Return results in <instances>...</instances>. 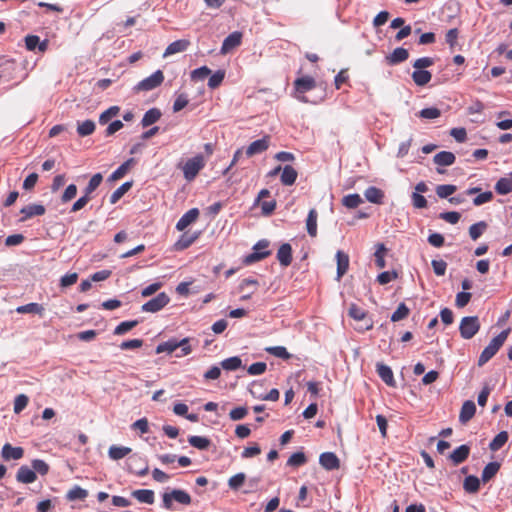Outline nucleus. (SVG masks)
<instances>
[{"label":"nucleus","mask_w":512,"mask_h":512,"mask_svg":"<svg viewBox=\"0 0 512 512\" xmlns=\"http://www.w3.org/2000/svg\"><path fill=\"white\" fill-rule=\"evenodd\" d=\"M455 160V155L449 151H441L433 157L434 163L438 166H451Z\"/></svg>","instance_id":"a878e982"},{"label":"nucleus","mask_w":512,"mask_h":512,"mask_svg":"<svg viewBox=\"0 0 512 512\" xmlns=\"http://www.w3.org/2000/svg\"><path fill=\"white\" fill-rule=\"evenodd\" d=\"M409 311V308L404 303L399 304L397 309L391 315V321L398 322L405 319L409 315Z\"/></svg>","instance_id":"6e6d98bb"},{"label":"nucleus","mask_w":512,"mask_h":512,"mask_svg":"<svg viewBox=\"0 0 512 512\" xmlns=\"http://www.w3.org/2000/svg\"><path fill=\"white\" fill-rule=\"evenodd\" d=\"M133 162V159H128L126 162L121 164L109 177L110 181H116L125 176V174L128 172L129 167L131 163Z\"/></svg>","instance_id":"c03bdc74"},{"label":"nucleus","mask_w":512,"mask_h":512,"mask_svg":"<svg viewBox=\"0 0 512 512\" xmlns=\"http://www.w3.org/2000/svg\"><path fill=\"white\" fill-rule=\"evenodd\" d=\"M45 211V207L41 204H29L20 210V213L24 215L21 221H25L34 216H41Z\"/></svg>","instance_id":"6ab92c4d"},{"label":"nucleus","mask_w":512,"mask_h":512,"mask_svg":"<svg viewBox=\"0 0 512 512\" xmlns=\"http://www.w3.org/2000/svg\"><path fill=\"white\" fill-rule=\"evenodd\" d=\"M211 74V70L207 66H202L191 72V79L195 81L204 80Z\"/></svg>","instance_id":"052dcab7"},{"label":"nucleus","mask_w":512,"mask_h":512,"mask_svg":"<svg viewBox=\"0 0 512 512\" xmlns=\"http://www.w3.org/2000/svg\"><path fill=\"white\" fill-rule=\"evenodd\" d=\"M199 216V210L197 208H192L188 210L182 217L178 220L176 224V229L178 231L185 230L190 224L195 222Z\"/></svg>","instance_id":"9d476101"},{"label":"nucleus","mask_w":512,"mask_h":512,"mask_svg":"<svg viewBox=\"0 0 512 512\" xmlns=\"http://www.w3.org/2000/svg\"><path fill=\"white\" fill-rule=\"evenodd\" d=\"M317 217V211L315 209H311L306 219V229L311 237H316L317 235Z\"/></svg>","instance_id":"7c9ffc66"},{"label":"nucleus","mask_w":512,"mask_h":512,"mask_svg":"<svg viewBox=\"0 0 512 512\" xmlns=\"http://www.w3.org/2000/svg\"><path fill=\"white\" fill-rule=\"evenodd\" d=\"M142 459L140 457H136V456H132L131 458H129V461H128V469L130 472H133L135 474H137L138 476H145L147 475L148 471H149V468H148V465H145L143 468H141V470H135L134 469V466L137 464L138 461H141Z\"/></svg>","instance_id":"5fc2aeb1"},{"label":"nucleus","mask_w":512,"mask_h":512,"mask_svg":"<svg viewBox=\"0 0 512 512\" xmlns=\"http://www.w3.org/2000/svg\"><path fill=\"white\" fill-rule=\"evenodd\" d=\"M463 488L467 493H477L480 488V480L474 475L467 476L463 482Z\"/></svg>","instance_id":"473e14b6"},{"label":"nucleus","mask_w":512,"mask_h":512,"mask_svg":"<svg viewBox=\"0 0 512 512\" xmlns=\"http://www.w3.org/2000/svg\"><path fill=\"white\" fill-rule=\"evenodd\" d=\"M376 370L379 377L385 384H387L390 387H395L396 383L394 380L393 371L389 366L383 363H377Z\"/></svg>","instance_id":"ddd939ff"},{"label":"nucleus","mask_w":512,"mask_h":512,"mask_svg":"<svg viewBox=\"0 0 512 512\" xmlns=\"http://www.w3.org/2000/svg\"><path fill=\"white\" fill-rule=\"evenodd\" d=\"M103 180V176L101 173H96L94 174L89 183L87 184V186L85 187L84 189V194L87 195V196H90V194L92 192H94L98 187L99 185L101 184Z\"/></svg>","instance_id":"49530a36"},{"label":"nucleus","mask_w":512,"mask_h":512,"mask_svg":"<svg viewBox=\"0 0 512 512\" xmlns=\"http://www.w3.org/2000/svg\"><path fill=\"white\" fill-rule=\"evenodd\" d=\"M245 480V473H237L228 479V486L231 490L237 491L245 483Z\"/></svg>","instance_id":"09e8293b"},{"label":"nucleus","mask_w":512,"mask_h":512,"mask_svg":"<svg viewBox=\"0 0 512 512\" xmlns=\"http://www.w3.org/2000/svg\"><path fill=\"white\" fill-rule=\"evenodd\" d=\"M397 276L398 275L395 271H384L378 275L377 281L379 282V284L385 285L395 280Z\"/></svg>","instance_id":"774afa93"},{"label":"nucleus","mask_w":512,"mask_h":512,"mask_svg":"<svg viewBox=\"0 0 512 512\" xmlns=\"http://www.w3.org/2000/svg\"><path fill=\"white\" fill-rule=\"evenodd\" d=\"M164 81V74L161 70L155 71L149 77L140 81L134 88L135 91H150L160 86Z\"/></svg>","instance_id":"39448f33"},{"label":"nucleus","mask_w":512,"mask_h":512,"mask_svg":"<svg viewBox=\"0 0 512 512\" xmlns=\"http://www.w3.org/2000/svg\"><path fill=\"white\" fill-rule=\"evenodd\" d=\"M456 186L452 184H443L436 187V194L439 198H448L456 191Z\"/></svg>","instance_id":"864d4df0"},{"label":"nucleus","mask_w":512,"mask_h":512,"mask_svg":"<svg viewBox=\"0 0 512 512\" xmlns=\"http://www.w3.org/2000/svg\"><path fill=\"white\" fill-rule=\"evenodd\" d=\"M204 166L205 159L202 155H196L188 159L183 166L184 178L187 181H192Z\"/></svg>","instance_id":"20e7f679"},{"label":"nucleus","mask_w":512,"mask_h":512,"mask_svg":"<svg viewBox=\"0 0 512 512\" xmlns=\"http://www.w3.org/2000/svg\"><path fill=\"white\" fill-rule=\"evenodd\" d=\"M409 57V52L407 49L398 47L394 49V51L386 56V61L389 65H396L406 61Z\"/></svg>","instance_id":"f3484780"},{"label":"nucleus","mask_w":512,"mask_h":512,"mask_svg":"<svg viewBox=\"0 0 512 512\" xmlns=\"http://www.w3.org/2000/svg\"><path fill=\"white\" fill-rule=\"evenodd\" d=\"M348 315L357 321H361L366 317V311L356 304H351L348 309Z\"/></svg>","instance_id":"bf43d9fd"},{"label":"nucleus","mask_w":512,"mask_h":512,"mask_svg":"<svg viewBox=\"0 0 512 512\" xmlns=\"http://www.w3.org/2000/svg\"><path fill=\"white\" fill-rule=\"evenodd\" d=\"M487 223L485 221L477 222L470 226L469 235L472 240H477L486 230Z\"/></svg>","instance_id":"de8ad7c7"},{"label":"nucleus","mask_w":512,"mask_h":512,"mask_svg":"<svg viewBox=\"0 0 512 512\" xmlns=\"http://www.w3.org/2000/svg\"><path fill=\"white\" fill-rule=\"evenodd\" d=\"M476 412V405L473 401L467 400L463 403L460 414H459V421L463 424L470 421Z\"/></svg>","instance_id":"4468645a"},{"label":"nucleus","mask_w":512,"mask_h":512,"mask_svg":"<svg viewBox=\"0 0 512 512\" xmlns=\"http://www.w3.org/2000/svg\"><path fill=\"white\" fill-rule=\"evenodd\" d=\"M364 196L371 203L382 204L384 192L377 187L370 186L364 191Z\"/></svg>","instance_id":"b1692460"},{"label":"nucleus","mask_w":512,"mask_h":512,"mask_svg":"<svg viewBox=\"0 0 512 512\" xmlns=\"http://www.w3.org/2000/svg\"><path fill=\"white\" fill-rule=\"evenodd\" d=\"M225 77V72L218 70L214 74H212L208 80V86L211 89L217 88L223 81Z\"/></svg>","instance_id":"680f3d73"},{"label":"nucleus","mask_w":512,"mask_h":512,"mask_svg":"<svg viewBox=\"0 0 512 512\" xmlns=\"http://www.w3.org/2000/svg\"><path fill=\"white\" fill-rule=\"evenodd\" d=\"M31 464L35 473L46 475L49 472V465L41 459H34Z\"/></svg>","instance_id":"e2e57ef3"},{"label":"nucleus","mask_w":512,"mask_h":512,"mask_svg":"<svg viewBox=\"0 0 512 512\" xmlns=\"http://www.w3.org/2000/svg\"><path fill=\"white\" fill-rule=\"evenodd\" d=\"M269 147V137L265 136L262 139L253 141L246 149V155L252 157L266 151Z\"/></svg>","instance_id":"9b49d317"},{"label":"nucleus","mask_w":512,"mask_h":512,"mask_svg":"<svg viewBox=\"0 0 512 512\" xmlns=\"http://www.w3.org/2000/svg\"><path fill=\"white\" fill-rule=\"evenodd\" d=\"M138 320L124 321L114 329L115 335H123L138 325Z\"/></svg>","instance_id":"3c124183"},{"label":"nucleus","mask_w":512,"mask_h":512,"mask_svg":"<svg viewBox=\"0 0 512 512\" xmlns=\"http://www.w3.org/2000/svg\"><path fill=\"white\" fill-rule=\"evenodd\" d=\"M171 496L174 501L183 505H190L192 502L191 496L184 490L174 489L171 491Z\"/></svg>","instance_id":"a18cd8bd"},{"label":"nucleus","mask_w":512,"mask_h":512,"mask_svg":"<svg viewBox=\"0 0 512 512\" xmlns=\"http://www.w3.org/2000/svg\"><path fill=\"white\" fill-rule=\"evenodd\" d=\"M132 497L137 499L141 503L153 504L154 503V492L149 489H138L131 493Z\"/></svg>","instance_id":"cd10ccee"},{"label":"nucleus","mask_w":512,"mask_h":512,"mask_svg":"<svg viewBox=\"0 0 512 512\" xmlns=\"http://www.w3.org/2000/svg\"><path fill=\"white\" fill-rule=\"evenodd\" d=\"M77 195V186L75 184H70L66 187L65 191L61 196L62 203H67L75 198Z\"/></svg>","instance_id":"69168bd1"},{"label":"nucleus","mask_w":512,"mask_h":512,"mask_svg":"<svg viewBox=\"0 0 512 512\" xmlns=\"http://www.w3.org/2000/svg\"><path fill=\"white\" fill-rule=\"evenodd\" d=\"M386 251H387V249H386V247H385V245L383 243H378L376 245V251L374 253V256H375L376 266L379 269H383L385 267V265H386V262H385V259H384Z\"/></svg>","instance_id":"37998d69"},{"label":"nucleus","mask_w":512,"mask_h":512,"mask_svg":"<svg viewBox=\"0 0 512 512\" xmlns=\"http://www.w3.org/2000/svg\"><path fill=\"white\" fill-rule=\"evenodd\" d=\"M178 348L181 349L180 353L176 354V357H183L191 353V347L189 345V338H183L182 340L177 339H169L166 342L160 343L156 347V353H168L171 354L175 352Z\"/></svg>","instance_id":"f03ea898"},{"label":"nucleus","mask_w":512,"mask_h":512,"mask_svg":"<svg viewBox=\"0 0 512 512\" xmlns=\"http://www.w3.org/2000/svg\"><path fill=\"white\" fill-rule=\"evenodd\" d=\"M297 176V171L291 165H286L282 169L280 177L281 183L286 186L293 185L297 179Z\"/></svg>","instance_id":"393cba45"},{"label":"nucleus","mask_w":512,"mask_h":512,"mask_svg":"<svg viewBox=\"0 0 512 512\" xmlns=\"http://www.w3.org/2000/svg\"><path fill=\"white\" fill-rule=\"evenodd\" d=\"M277 259L280 264L284 267H287L291 264L292 261V248L288 243H284L280 246L277 252Z\"/></svg>","instance_id":"412c9836"},{"label":"nucleus","mask_w":512,"mask_h":512,"mask_svg":"<svg viewBox=\"0 0 512 512\" xmlns=\"http://www.w3.org/2000/svg\"><path fill=\"white\" fill-rule=\"evenodd\" d=\"M131 452V448L125 446H111L108 455L112 460H120Z\"/></svg>","instance_id":"2f4dec72"},{"label":"nucleus","mask_w":512,"mask_h":512,"mask_svg":"<svg viewBox=\"0 0 512 512\" xmlns=\"http://www.w3.org/2000/svg\"><path fill=\"white\" fill-rule=\"evenodd\" d=\"M319 463L328 471L336 470L340 467V460L333 452L322 453L319 457Z\"/></svg>","instance_id":"1a4fd4ad"},{"label":"nucleus","mask_w":512,"mask_h":512,"mask_svg":"<svg viewBox=\"0 0 512 512\" xmlns=\"http://www.w3.org/2000/svg\"><path fill=\"white\" fill-rule=\"evenodd\" d=\"M269 242L267 240H260L254 246V252L246 256L245 263L251 264L266 258L270 251L267 250Z\"/></svg>","instance_id":"0eeeda50"},{"label":"nucleus","mask_w":512,"mask_h":512,"mask_svg":"<svg viewBox=\"0 0 512 512\" xmlns=\"http://www.w3.org/2000/svg\"><path fill=\"white\" fill-rule=\"evenodd\" d=\"M470 447L466 444H463L457 447L449 456L450 460L454 465H459L463 463L469 456Z\"/></svg>","instance_id":"a211bd4d"},{"label":"nucleus","mask_w":512,"mask_h":512,"mask_svg":"<svg viewBox=\"0 0 512 512\" xmlns=\"http://www.w3.org/2000/svg\"><path fill=\"white\" fill-rule=\"evenodd\" d=\"M161 111L158 108L149 109L143 116L141 124L143 127H148L156 123L161 118Z\"/></svg>","instance_id":"c85d7f7f"},{"label":"nucleus","mask_w":512,"mask_h":512,"mask_svg":"<svg viewBox=\"0 0 512 512\" xmlns=\"http://www.w3.org/2000/svg\"><path fill=\"white\" fill-rule=\"evenodd\" d=\"M500 463L499 462H490L488 463L481 474V480L483 483L489 482L499 471L500 469Z\"/></svg>","instance_id":"bb28decb"},{"label":"nucleus","mask_w":512,"mask_h":512,"mask_svg":"<svg viewBox=\"0 0 512 512\" xmlns=\"http://www.w3.org/2000/svg\"><path fill=\"white\" fill-rule=\"evenodd\" d=\"M431 78L432 74L427 70L415 69V71L412 73V79L418 86L426 85L430 82Z\"/></svg>","instance_id":"c756f323"},{"label":"nucleus","mask_w":512,"mask_h":512,"mask_svg":"<svg viewBox=\"0 0 512 512\" xmlns=\"http://www.w3.org/2000/svg\"><path fill=\"white\" fill-rule=\"evenodd\" d=\"M190 45V41L186 39H180L169 44L163 54V57H168L170 55L184 52Z\"/></svg>","instance_id":"aec40b11"},{"label":"nucleus","mask_w":512,"mask_h":512,"mask_svg":"<svg viewBox=\"0 0 512 512\" xmlns=\"http://www.w3.org/2000/svg\"><path fill=\"white\" fill-rule=\"evenodd\" d=\"M508 438H509V436H508V433L506 431L499 432L493 438V440L490 442L489 448L492 451H498L499 449H501L506 444V442L508 441Z\"/></svg>","instance_id":"f704fd0d"},{"label":"nucleus","mask_w":512,"mask_h":512,"mask_svg":"<svg viewBox=\"0 0 512 512\" xmlns=\"http://www.w3.org/2000/svg\"><path fill=\"white\" fill-rule=\"evenodd\" d=\"M95 131V123L92 120H85L82 123H78L77 133L81 137L89 136Z\"/></svg>","instance_id":"79ce46f5"},{"label":"nucleus","mask_w":512,"mask_h":512,"mask_svg":"<svg viewBox=\"0 0 512 512\" xmlns=\"http://www.w3.org/2000/svg\"><path fill=\"white\" fill-rule=\"evenodd\" d=\"M258 286V281L255 279H244L239 285V291L243 293L241 300H247L251 297Z\"/></svg>","instance_id":"dca6fc26"},{"label":"nucleus","mask_w":512,"mask_h":512,"mask_svg":"<svg viewBox=\"0 0 512 512\" xmlns=\"http://www.w3.org/2000/svg\"><path fill=\"white\" fill-rule=\"evenodd\" d=\"M307 459H306V456L303 452H296V453H293L288 461H287V465L289 466H293V467H298V466H302L306 463Z\"/></svg>","instance_id":"4d7b16f0"},{"label":"nucleus","mask_w":512,"mask_h":512,"mask_svg":"<svg viewBox=\"0 0 512 512\" xmlns=\"http://www.w3.org/2000/svg\"><path fill=\"white\" fill-rule=\"evenodd\" d=\"M363 203V199L359 194H349L343 197L342 204L349 208L354 209Z\"/></svg>","instance_id":"a19ab883"},{"label":"nucleus","mask_w":512,"mask_h":512,"mask_svg":"<svg viewBox=\"0 0 512 512\" xmlns=\"http://www.w3.org/2000/svg\"><path fill=\"white\" fill-rule=\"evenodd\" d=\"M265 351L275 357L288 360L291 358V354L287 351L284 346H270L266 347Z\"/></svg>","instance_id":"ea45409f"},{"label":"nucleus","mask_w":512,"mask_h":512,"mask_svg":"<svg viewBox=\"0 0 512 512\" xmlns=\"http://www.w3.org/2000/svg\"><path fill=\"white\" fill-rule=\"evenodd\" d=\"M16 311L20 314L32 313L42 315L44 312V307L38 303H28L26 305L17 307Z\"/></svg>","instance_id":"4c0bfd02"},{"label":"nucleus","mask_w":512,"mask_h":512,"mask_svg":"<svg viewBox=\"0 0 512 512\" xmlns=\"http://www.w3.org/2000/svg\"><path fill=\"white\" fill-rule=\"evenodd\" d=\"M28 401L29 399L25 394L18 395L14 400V412L18 414L23 411L26 408Z\"/></svg>","instance_id":"0e129e2a"},{"label":"nucleus","mask_w":512,"mask_h":512,"mask_svg":"<svg viewBox=\"0 0 512 512\" xmlns=\"http://www.w3.org/2000/svg\"><path fill=\"white\" fill-rule=\"evenodd\" d=\"M188 442L191 446L199 450H206L210 446V440L202 436H190Z\"/></svg>","instance_id":"58836bf2"},{"label":"nucleus","mask_w":512,"mask_h":512,"mask_svg":"<svg viewBox=\"0 0 512 512\" xmlns=\"http://www.w3.org/2000/svg\"><path fill=\"white\" fill-rule=\"evenodd\" d=\"M495 190L500 195L512 192V179L507 177L500 178L495 185Z\"/></svg>","instance_id":"e433bc0d"},{"label":"nucleus","mask_w":512,"mask_h":512,"mask_svg":"<svg viewBox=\"0 0 512 512\" xmlns=\"http://www.w3.org/2000/svg\"><path fill=\"white\" fill-rule=\"evenodd\" d=\"M196 239V236L182 235L181 238L175 243L176 250H184L188 248Z\"/></svg>","instance_id":"338daca9"},{"label":"nucleus","mask_w":512,"mask_h":512,"mask_svg":"<svg viewBox=\"0 0 512 512\" xmlns=\"http://www.w3.org/2000/svg\"><path fill=\"white\" fill-rule=\"evenodd\" d=\"M242 361L239 357L234 356L227 358L221 362V366L223 369L228 371H234L241 367Z\"/></svg>","instance_id":"603ef678"},{"label":"nucleus","mask_w":512,"mask_h":512,"mask_svg":"<svg viewBox=\"0 0 512 512\" xmlns=\"http://www.w3.org/2000/svg\"><path fill=\"white\" fill-rule=\"evenodd\" d=\"M294 84L298 93H305L312 90L316 86L315 80L310 76L298 78Z\"/></svg>","instance_id":"5701e85b"},{"label":"nucleus","mask_w":512,"mask_h":512,"mask_svg":"<svg viewBox=\"0 0 512 512\" xmlns=\"http://www.w3.org/2000/svg\"><path fill=\"white\" fill-rule=\"evenodd\" d=\"M120 111V108L118 106H111L104 112H102L99 116V123L101 125H104L108 123L113 117H115Z\"/></svg>","instance_id":"8fccbe9b"},{"label":"nucleus","mask_w":512,"mask_h":512,"mask_svg":"<svg viewBox=\"0 0 512 512\" xmlns=\"http://www.w3.org/2000/svg\"><path fill=\"white\" fill-rule=\"evenodd\" d=\"M242 41V33L239 31H235L229 34L223 41L221 46V54L225 55L229 53L231 50L235 49L241 44Z\"/></svg>","instance_id":"6e6552de"},{"label":"nucleus","mask_w":512,"mask_h":512,"mask_svg":"<svg viewBox=\"0 0 512 512\" xmlns=\"http://www.w3.org/2000/svg\"><path fill=\"white\" fill-rule=\"evenodd\" d=\"M337 260V280H340L341 277L347 272L349 268V256L342 252L337 251L336 253Z\"/></svg>","instance_id":"4be33fe9"},{"label":"nucleus","mask_w":512,"mask_h":512,"mask_svg":"<svg viewBox=\"0 0 512 512\" xmlns=\"http://www.w3.org/2000/svg\"><path fill=\"white\" fill-rule=\"evenodd\" d=\"M170 301L169 296L165 292L159 293L156 297L144 303L141 307L143 312L156 313L163 309Z\"/></svg>","instance_id":"423d86ee"},{"label":"nucleus","mask_w":512,"mask_h":512,"mask_svg":"<svg viewBox=\"0 0 512 512\" xmlns=\"http://www.w3.org/2000/svg\"><path fill=\"white\" fill-rule=\"evenodd\" d=\"M509 333L510 328L505 329L490 341V343L484 348V350L479 356V366H482L485 363H487L498 352V350L505 343Z\"/></svg>","instance_id":"f257e3e1"},{"label":"nucleus","mask_w":512,"mask_h":512,"mask_svg":"<svg viewBox=\"0 0 512 512\" xmlns=\"http://www.w3.org/2000/svg\"><path fill=\"white\" fill-rule=\"evenodd\" d=\"M133 182L128 181L118 187L110 196V203L116 204L132 187Z\"/></svg>","instance_id":"72a5a7b5"},{"label":"nucleus","mask_w":512,"mask_h":512,"mask_svg":"<svg viewBox=\"0 0 512 512\" xmlns=\"http://www.w3.org/2000/svg\"><path fill=\"white\" fill-rule=\"evenodd\" d=\"M88 496V491L75 485L66 494L69 501L84 500Z\"/></svg>","instance_id":"c9c22d12"},{"label":"nucleus","mask_w":512,"mask_h":512,"mask_svg":"<svg viewBox=\"0 0 512 512\" xmlns=\"http://www.w3.org/2000/svg\"><path fill=\"white\" fill-rule=\"evenodd\" d=\"M37 476L35 471L28 466H21L16 474V479L18 482L23 484H30L36 480Z\"/></svg>","instance_id":"2eb2a0df"},{"label":"nucleus","mask_w":512,"mask_h":512,"mask_svg":"<svg viewBox=\"0 0 512 512\" xmlns=\"http://www.w3.org/2000/svg\"><path fill=\"white\" fill-rule=\"evenodd\" d=\"M440 115H441V111L436 107L424 108L418 114L419 117H421L423 119H428V120L436 119Z\"/></svg>","instance_id":"13d9d810"},{"label":"nucleus","mask_w":512,"mask_h":512,"mask_svg":"<svg viewBox=\"0 0 512 512\" xmlns=\"http://www.w3.org/2000/svg\"><path fill=\"white\" fill-rule=\"evenodd\" d=\"M480 330V321L477 316H466L460 321L459 332L463 339L473 338Z\"/></svg>","instance_id":"7ed1b4c3"},{"label":"nucleus","mask_w":512,"mask_h":512,"mask_svg":"<svg viewBox=\"0 0 512 512\" xmlns=\"http://www.w3.org/2000/svg\"><path fill=\"white\" fill-rule=\"evenodd\" d=\"M24 450L22 447H13L9 443H6L2 447L1 456L4 460H19L23 457Z\"/></svg>","instance_id":"f8f14e48"}]
</instances>
